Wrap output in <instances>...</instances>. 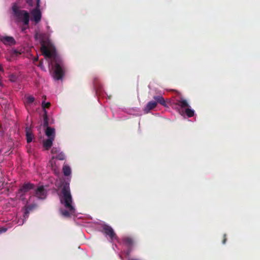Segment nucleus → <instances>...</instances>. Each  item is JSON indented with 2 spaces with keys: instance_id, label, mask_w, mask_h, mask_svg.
<instances>
[{
  "instance_id": "nucleus-20",
  "label": "nucleus",
  "mask_w": 260,
  "mask_h": 260,
  "mask_svg": "<svg viewBox=\"0 0 260 260\" xmlns=\"http://www.w3.org/2000/svg\"><path fill=\"white\" fill-rule=\"evenodd\" d=\"M55 158L59 160H63L66 159V156L65 154L62 151H61L60 152H59V153H58V155H57L55 156Z\"/></svg>"
},
{
  "instance_id": "nucleus-28",
  "label": "nucleus",
  "mask_w": 260,
  "mask_h": 260,
  "mask_svg": "<svg viewBox=\"0 0 260 260\" xmlns=\"http://www.w3.org/2000/svg\"><path fill=\"white\" fill-rule=\"evenodd\" d=\"M40 7V0H37V7L36 8H39Z\"/></svg>"
},
{
  "instance_id": "nucleus-30",
  "label": "nucleus",
  "mask_w": 260,
  "mask_h": 260,
  "mask_svg": "<svg viewBox=\"0 0 260 260\" xmlns=\"http://www.w3.org/2000/svg\"><path fill=\"white\" fill-rule=\"evenodd\" d=\"M47 29H48V33H49H49H51V32H52V31H51V30H50V26H47Z\"/></svg>"
},
{
  "instance_id": "nucleus-21",
  "label": "nucleus",
  "mask_w": 260,
  "mask_h": 260,
  "mask_svg": "<svg viewBox=\"0 0 260 260\" xmlns=\"http://www.w3.org/2000/svg\"><path fill=\"white\" fill-rule=\"evenodd\" d=\"M61 151L60 150V148L59 147H53L51 149V153L53 154H56L58 155L59 152H60Z\"/></svg>"
},
{
  "instance_id": "nucleus-31",
  "label": "nucleus",
  "mask_w": 260,
  "mask_h": 260,
  "mask_svg": "<svg viewBox=\"0 0 260 260\" xmlns=\"http://www.w3.org/2000/svg\"><path fill=\"white\" fill-rule=\"evenodd\" d=\"M3 151V149H0V153Z\"/></svg>"
},
{
  "instance_id": "nucleus-8",
  "label": "nucleus",
  "mask_w": 260,
  "mask_h": 260,
  "mask_svg": "<svg viewBox=\"0 0 260 260\" xmlns=\"http://www.w3.org/2000/svg\"><path fill=\"white\" fill-rule=\"evenodd\" d=\"M35 207V205H32L31 206H25V208H24L23 210V217L21 218V217H19L18 215H17L16 217V220L17 219V221H15L16 223H17L19 225H22L23 224L24 221L28 218L29 212L31 210H32L34 207Z\"/></svg>"
},
{
  "instance_id": "nucleus-15",
  "label": "nucleus",
  "mask_w": 260,
  "mask_h": 260,
  "mask_svg": "<svg viewBox=\"0 0 260 260\" xmlns=\"http://www.w3.org/2000/svg\"><path fill=\"white\" fill-rule=\"evenodd\" d=\"M26 140L27 143L31 142L34 139V135L31 130L28 127H26L25 129Z\"/></svg>"
},
{
  "instance_id": "nucleus-10",
  "label": "nucleus",
  "mask_w": 260,
  "mask_h": 260,
  "mask_svg": "<svg viewBox=\"0 0 260 260\" xmlns=\"http://www.w3.org/2000/svg\"><path fill=\"white\" fill-rule=\"evenodd\" d=\"M0 41L6 45H13L16 43L14 38L10 36H0Z\"/></svg>"
},
{
  "instance_id": "nucleus-18",
  "label": "nucleus",
  "mask_w": 260,
  "mask_h": 260,
  "mask_svg": "<svg viewBox=\"0 0 260 260\" xmlns=\"http://www.w3.org/2000/svg\"><path fill=\"white\" fill-rule=\"evenodd\" d=\"M153 99L155 100V102H157V104L159 103L161 105L164 106V107L167 106L165 100H164L162 96H154L153 97Z\"/></svg>"
},
{
  "instance_id": "nucleus-16",
  "label": "nucleus",
  "mask_w": 260,
  "mask_h": 260,
  "mask_svg": "<svg viewBox=\"0 0 260 260\" xmlns=\"http://www.w3.org/2000/svg\"><path fill=\"white\" fill-rule=\"evenodd\" d=\"M93 86L97 94H100L101 91V85L98 81V79L94 78L93 80Z\"/></svg>"
},
{
  "instance_id": "nucleus-3",
  "label": "nucleus",
  "mask_w": 260,
  "mask_h": 260,
  "mask_svg": "<svg viewBox=\"0 0 260 260\" xmlns=\"http://www.w3.org/2000/svg\"><path fill=\"white\" fill-rule=\"evenodd\" d=\"M175 109L183 116H187L188 118L194 115L195 111L191 108L187 101L182 98L178 99L175 103Z\"/></svg>"
},
{
  "instance_id": "nucleus-6",
  "label": "nucleus",
  "mask_w": 260,
  "mask_h": 260,
  "mask_svg": "<svg viewBox=\"0 0 260 260\" xmlns=\"http://www.w3.org/2000/svg\"><path fill=\"white\" fill-rule=\"evenodd\" d=\"M34 185L31 183H26L19 190L16 197L19 198L24 203H28V198L30 199L29 191L34 189Z\"/></svg>"
},
{
  "instance_id": "nucleus-12",
  "label": "nucleus",
  "mask_w": 260,
  "mask_h": 260,
  "mask_svg": "<svg viewBox=\"0 0 260 260\" xmlns=\"http://www.w3.org/2000/svg\"><path fill=\"white\" fill-rule=\"evenodd\" d=\"M157 102L151 101L149 102L144 108V111L145 113H148L151 110L156 107Z\"/></svg>"
},
{
  "instance_id": "nucleus-17",
  "label": "nucleus",
  "mask_w": 260,
  "mask_h": 260,
  "mask_svg": "<svg viewBox=\"0 0 260 260\" xmlns=\"http://www.w3.org/2000/svg\"><path fill=\"white\" fill-rule=\"evenodd\" d=\"M62 172L65 176H68L71 175V168L69 165L64 164L62 167Z\"/></svg>"
},
{
  "instance_id": "nucleus-11",
  "label": "nucleus",
  "mask_w": 260,
  "mask_h": 260,
  "mask_svg": "<svg viewBox=\"0 0 260 260\" xmlns=\"http://www.w3.org/2000/svg\"><path fill=\"white\" fill-rule=\"evenodd\" d=\"M47 194L46 190L43 186H39L36 190V195L40 199H44Z\"/></svg>"
},
{
  "instance_id": "nucleus-22",
  "label": "nucleus",
  "mask_w": 260,
  "mask_h": 260,
  "mask_svg": "<svg viewBox=\"0 0 260 260\" xmlns=\"http://www.w3.org/2000/svg\"><path fill=\"white\" fill-rule=\"evenodd\" d=\"M132 110L134 112H131L130 113L131 114H133V115H139V113H140L139 109L137 108H135L132 109Z\"/></svg>"
},
{
  "instance_id": "nucleus-5",
  "label": "nucleus",
  "mask_w": 260,
  "mask_h": 260,
  "mask_svg": "<svg viewBox=\"0 0 260 260\" xmlns=\"http://www.w3.org/2000/svg\"><path fill=\"white\" fill-rule=\"evenodd\" d=\"M12 11L14 16L18 21L22 22L25 25L28 24L29 15L27 11L20 10L16 4L13 5Z\"/></svg>"
},
{
  "instance_id": "nucleus-24",
  "label": "nucleus",
  "mask_w": 260,
  "mask_h": 260,
  "mask_svg": "<svg viewBox=\"0 0 260 260\" xmlns=\"http://www.w3.org/2000/svg\"><path fill=\"white\" fill-rule=\"evenodd\" d=\"M9 80L12 82H15L16 81L17 77L14 75H11L9 76Z\"/></svg>"
},
{
  "instance_id": "nucleus-13",
  "label": "nucleus",
  "mask_w": 260,
  "mask_h": 260,
  "mask_svg": "<svg viewBox=\"0 0 260 260\" xmlns=\"http://www.w3.org/2000/svg\"><path fill=\"white\" fill-rule=\"evenodd\" d=\"M54 140V139L52 138H48L43 140V145L46 150H49L51 147Z\"/></svg>"
},
{
  "instance_id": "nucleus-7",
  "label": "nucleus",
  "mask_w": 260,
  "mask_h": 260,
  "mask_svg": "<svg viewBox=\"0 0 260 260\" xmlns=\"http://www.w3.org/2000/svg\"><path fill=\"white\" fill-rule=\"evenodd\" d=\"M117 242L120 243L127 248L126 250H123V252L126 255H128L130 254L133 247L135 245V241L132 237L129 236L123 237L121 241H119Z\"/></svg>"
},
{
  "instance_id": "nucleus-25",
  "label": "nucleus",
  "mask_w": 260,
  "mask_h": 260,
  "mask_svg": "<svg viewBox=\"0 0 260 260\" xmlns=\"http://www.w3.org/2000/svg\"><path fill=\"white\" fill-rule=\"evenodd\" d=\"M50 105V104L49 103H46L45 101H43L42 103V106L44 109H45L46 108H48Z\"/></svg>"
},
{
  "instance_id": "nucleus-19",
  "label": "nucleus",
  "mask_w": 260,
  "mask_h": 260,
  "mask_svg": "<svg viewBox=\"0 0 260 260\" xmlns=\"http://www.w3.org/2000/svg\"><path fill=\"white\" fill-rule=\"evenodd\" d=\"M34 102L35 98L32 96L28 95L25 96V104L27 106L31 105L34 103Z\"/></svg>"
},
{
  "instance_id": "nucleus-1",
  "label": "nucleus",
  "mask_w": 260,
  "mask_h": 260,
  "mask_svg": "<svg viewBox=\"0 0 260 260\" xmlns=\"http://www.w3.org/2000/svg\"><path fill=\"white\" fill-rule=\"evenodd\" d=\"M35 39L41 44V50L48 66L52 70V76L56 81H62L66 70L64 62L61 57L56 52L52 41L46 37L44 34L36 31Z\"/></svg>"
},
{
  "instance_id": "nucleus-29",
  "label": "nucleus",
  "mask_w": 260,
  "mask_h": 260,
  "mask_svg": "<svg viewBox=\"0 0 260 260\" xmlns=\"http://www.w3.org/2000/svg\"><path fill=\"white\" fill-rule=\"evenodd\" d=\"M40 67L41 68V69H42V70H43L45 71V68H44V67H43V64H42V63H40Z\"/></svg>"
},
{
  "instance_id": "nucleus-4",
  "label": "nucleus",
  "mask_w": 260,
  "mask_h": 260,
  "mask_svg": "<svg viewBox=\"0 0 260 260\" xmlns=\"http://www.w3.org/2000/svg\"><path fill=\"white\" fill-rule=\"evenodd\" d=\"M96 223L99 230L103 233L110 242L113 243L115 242H119V239L111 226L106 224L102 221H99L97 222Z\"/></svg>"
},
{
  "instance_id": "nucleus-14",
  "label": "nucleus",
  "mask_w": 260,
  "mask_h": 260,
  "mask_svg": "<svg viewBox=\"0 0 260 260\" xmlns=\"http://www.w3.org/2000/svg\"><path fill=\"white\" fill-rule=\"evenodd\" d=\"M45 134L48 138H52L53 139H54L55 129L50 127H47L45 131Z\"/></svg>"
},
{
  "instance_id": "nucleus-2",
  "label": "nucleus",
  "mask_w": 260,
  "mask_h": 260,
  "mask_svg": "<svg viewBox=\"0 0 260 260\" xmlns=\"http://www.w3.org/2000/svg\"><path fill=\"white\" fill-rule=\"evenodd\" d=\"M61 204L64 209L60 208V212L64 217H69L74 215L75 213V209L74 206L72 197L70 191L69 183H66L60 192H58Z\"/></svg>"
},
{
  "instance_id": "nucleus-26",
  "label": "nucleus",
  "mask_w": 260,
  "mask_h": 260,
  "mask_svg": "<svg viewBox=\"0 0 260 260\" xmlns=\"http://www.w3.org/2000/svg\"><path fill=\"white\" fill-rule=\"evenodd\" d=\"M7 231V228L5 227L0 228V234L6 232Z\"/></svg>"
},
{
  "instance_id": "nucleus-9",
  "label": "nucleus",
  "mask_w": 260,
  "mask_h": 260,
  "mask_svg": "<svg viewBox=\"0 0 260 260\" xmlns=\"http://www.w3.org/2000/svg\"><path fill=\"white\" fill-rule=\"evenodd\" d=\"M31 20H34L36 23H39L42 17L41 12L39 8H35L30 11Z\"/></svg>"
},
{
  "instance_id": "nucleus-23",
  "label": "nucleus",
  "mask_w": 260,
  "mask_h": 260,
  "mask_svg": "<svg viewBox=\"0 0 260 260\" xmlns=\"http://www.w3.org/2000/svg\"><path fill=\"white\" fill-rule=\"evenodd\" d=\"M54 158H55L54 157H52V158L49 161V164L51 166V167L52 168V169L55 170V168H54V165H55V164Z\"/></svg>"
},
{
  "instance_id": "nucleus-27",
  "label": "nucleus",
  "mask_w": 260,
  "mask_h": 260,
  "mask_svg": "<svg viewBox=\"0 0 260 260\" xmlns=\"http://www.w3.org/2000/svg\"><path fill=\"white\" fill-rule=\"evenodd\" d=\"M26 3L30 6H32V0H26Z\"/></svg>"
}]
</instances>
